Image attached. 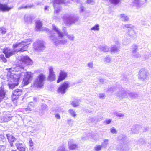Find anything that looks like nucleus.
I'll return each mask as SVG.
<instances>
[{"instance_id":"f257e3e1","label":"nucleus","mask_w":151,"mask_h":151,"mask_svg":"<svg viewBox=\"0 0 151 151\" xmlns=\"http://www.w3.org/2000/svg\"><path fill=\"white\" fill-rule=\"evenodd\" d=\"M32 41V40L30 38L25 39L21 43L14 44L13 47L14 49V51H11L9 48H6L3 50V52L5 54L6 57L8 58L15 52H22L26 51L28 47V45Z\"/></svg>"},{"instance_id":"f03ea898","label":"nucleus","mask_w":151,"mask_h":151,"mask_svg":"<svg viewBox=\"0 0 151 151\" xmlns=\"http://www.w3.org/2000/svg\"><path fill=\"white\" fill-rule=\"evenodd\" d=\"M22 74L20 71H13L12 73L9 72L8 73L7 77L8 81L12 83L8 84L10 89H13L15 86L18 85L19 80Z\"/></svg>"},{"instance_id":"7ed1b4c3","label":"nucleus","mask_w":151,"mask_h":151,"mask_svg":"<svg viewBox=\"0 0 151 151\" xmlns=\"http://www.w3.org/2000/svg\"><path fill=\"white\" fill-rule=\"evenodd\" d=\"M16 62L18 66L15 68L16 70L19 67L21 69H23L24 67L32 64V60L27 56H19L18 57Z\"/></svg>"},{"instance_id":"20e7f679","label":"nucleus","mask_w":151,"mask_h":151,"mask_svg":"<svg viewBox=\"0 0 151 151\" xmlns=\"http://www.w3.org/2000/svg\"><path fill=\"white\" fill-rule=\"evenodd\" d=\"M64 23L67 25L72 24L78 22L79 20L78 17L74 16L72 14H66L63 17Z\"/></svg>"},{"instance_id":"39448f33","label":"nucleus","mask_w":151,"mask_h":151,"mask_svg":"<svg viewBox=\"0 0 151 151\" xmlns=\"http://www.w3.org/2000/svg\"><path fill=\"white\" fill-rule=\"evenodd\" d=\"M45 79V77L44 74H40L36 78L33 82L34 86L38 88H40L43 86L44 81Z\"/></svg>"},{"instance_id":"423d86ee","label":"nucleus","mask_w":151,"mask_h":151,"mask_svg":"<svg viewBox=\"0 0 151 151\" xmlns=\"http://www.w3.org/2000/svg\"><path fill=\"white\" fill-rule=\"evenodd\" d=\"M70 87V84L68 81L64 82L58 87L57 92L62 94H65L68 89Z\"/></svg>"},{"instance_id":"0eeeda50","label":"nucleus","mask_w":151,"mask_h":151,"mask_svg":"<svg viewBox=\"0 0 151 151\" xmlns=\"http://www.w3.org/2000/svg\"><path fill=\"white\" fill-rule=\"evenodd\" d=\"M22 73L21 77L23 76H24V77L23 78L22 83L24 85H26L29 83L31 80L32 78V76L31 73L30 72H22L20 71Z\"/></svg>"},{"instance_id":"6e6552de","label":"nucleus","mask_w":151,"mask_h":151,"mask_svg":"<svg viewBox=\"0 0 151 151\" xmlns=\"http://www.w3.org/2000/svg\"><path fill=\"white\" fill-rule=\"evenodd\" d=\"M53 34H52L50 37V38L52 40V42L56 45L58 46L60 45H66L68 42V40L65 38L59 40L54 37Z\"/></svg>"},{"instance_id":"1a4fd4ad","label":"nucleus","mask_w":151,"mask_h":151,"mask_svg":"<svg viewBox=\"0 0 151 151\" xmlns=\"http://www.w3.org/2000/svg\"><path fill=\"white\" fill-rule=\"evenodd\" d=\"M148 72L145 69H142L140 70L139 73V78L142 81H145L148 78Z\"/></svg>"},{"instance_id":"9d476101","label":"nucleus","mask_w":151,"mask_h":151,"mask_svg":"<svg viewBox=\"0 0 151 151\" xmlns=\"http://www.w3.org/2000/svg\"><path fill=\"white\" fill-rule=\"evenodd\" d=\"M45 48L43 42L42 41L38 40L34 43V49L38 51H41Z\"/></svg>"},{"instance_id":"9b49d317","label":"nucleus","mask_w":151,"mask_h":151,"mask_svg":"<svg viewBox=\"0 0 151 151\" xmlns=\"http://www.w3.org/2000/svg\"><path fill=\"white\" fill-rule=\"evenodd\" d=\"M22 91L20 89H17L13 92L12 100L15 103V105H17V100L18 99L19 96L22 95Z\"/></svg>"},{"instance_id":"f8f14e48","label":"nucleus","mask_w":151,"mask_h":151,"mask_svg":"<svg viewBox=\"0 0 151 151\" xmlns=\"http://www.w3.org/2000/svg\"><path fill=\"white\" fill-rule=\"evenodd\" d=\"M68 149L70 150H77L78 148V145L75 143L74 140L73 139H70L68 143Z\"/></svg>"},{"instance_id":"ddd939ff","label":"nucleus","mask_w":151,"mask_h":151,"mask_svg":"<svg viewBox=\"0 0 151 151\" xmlns=\"http://www.w3.org/2000/svg\"><path fill=\"white\" fill-rule=\"evenodd\" d=\"M131 53L133 56L136 58L140 57V54L137 52L138 50V45L134 44L132 46Z\"/></svg>"},{"instance_id":"4468645a","label":"nucleus","mask_w":151,"mask_h":151,"mask_svg":"<svg viewBox=\"0 0 151 151\" xmlns=\"http://www.w3.org/2000/svg\"><path fill=\"white\" fill-rule=\"evenodd\" d=\"M49 75L48 79L51 81H53L56 79V75L54 71V68L52 66H50L48 68Z\"/></svg>"},{"instance_id":"2eb2a0df","label":"nucleus","mask_w":151,"mask_h":151,"mask_svg":"<svg viewBox=\"0 0 151 151\" xmlns=\"http://www.w3.org/2000/svg\"><path fill=\"white\" fill-rule=\"evenodd\" d=\"M147 0H133L132 4L133 6L136 7L137 9H139L142 7L144 4L145 2Z\"/></svg>"},{"instance_id":"dca6fc26","label":"nucleus","mask_w":151,"mask_h":151,"mask_svg":"<svg viewBox=\"0 0 151 151\" xmlns=\"http://www.w3.org/2000/svg\"><path fill=\"white\" fill-rule=\"evenodd\" d=\"M128 93V91H126L124 89L120 90L116 94V96L121 98L127 97Z\"/></svg>"},{"instance_id":"f3484780","label":"nucleus","mask_w":151,"mask_h":151,"mask_svg":"<svg viewBox=\"0 0 151 151\" xmlns=\"http://www.w3.org/2000/svg\"><path fill=\"white\" fill-rule=\"evenodd\" d=\"M67 76V73L63 71H61L59 73L57 82L59 83L62 81L65 80Z\"/></svg>"},{"instance_id":"a211bd4d","label":"nucleus","mask_w":151,"mask_h":151,"mask_svg":"<svg viewBox=\"0 0 151 151\" xmlns=\"http://www.w3.org/2000/svg\"><path fill=\"white\" fill-rule=\"evenodd\" d=\"M42 22L40 20L37 21L36 22V28L35 29L36 31H43L44 30L47 31L48 30V29L45 28V29H42Z\"/></svg>"},{"instance_id":"6ab92c4d","label":"nucleus","mask_w":151,"mask_h":151,"mask_svg":"<svg viewBox=\"0 0 151 151\" xmlns=\"http://www.w3.org/2000/svg\"><path fill=\"white\" fill-rule=\"evenodd\" d=\"M52 29L53 31L57 32L58 36L61 38H63L64 36L63 32H61L59 29L55 25H52Z\"/></svg>"},{"instance_id":"aec40b11","label":"nucleus","mask_w":151,"mask_h":151,"mask_svg":"<svg viewBox=\"0 0 151 151\" xmlns=\"http://www.w3.org/2000/svg\"><path fill=\"white\" fill-rule=\"evenodd\" d=\"M13 8L9 7L6 4H3L0 3V11L3 12L8 11Z\"/></svg>"},{"instance_id":"412c9836","label":"nucleus","mask_w":151,"mask_h":151,"mask_svg":"<svg viewBox=\"0 0 151 151\" xmlns=\"http://www.w3.org/2000/svg\"><path fill=\"white\" fill-rule=\"evenodd\" d=\"M65 29L66 28L65 27H64L63 29V30L64 31V32H63V34L64 35V36L65 35L67 36V37L69 40H70L72 41H73L75 38L74 35L73 34H68V32H66L65 31Z\"/></svg>"},{"instance_id":"4be33fe9","label":"nucleus","mask_w":151,"mask_h":151,"mask_svg":"<svg viewBox=\"0 0 151 151\" xmlns=\"http://www.w3.org/2000/svg\"><path fill=\"white\" fill-rule=\"evenodd\" d=\"M6 92L3 86L0 88V102H1L5 96Z\"/></svg>"},{"instance_id":"5701e85b","label":"nucleus","mask_w":151,"mask_h":151,"mask_svg":"<svg viewBox=\"0 0 151 151\" xmlns=\"http://www.w3.org/2000/svg\"><path fill=\"white\" fill-rule=\"evenodd\" d=\"M6 136L8 139V140L10 143V146H12V143L16 140V139L14 137L10 134H6Z\"/></svg>"},{"instance_id":"b1692460","label":"nucleus","mask_w":151,"mask_h":151,"mask_svg":"<svg viewBox=\"0 0 151 151\" xmlns=\"http://www.w3.org/2000/svg\"><path fill=\"white\" fill-rule=\"evenodd\" d=\"M98 48L100 51L104 52H107L109 50L108 47L105 45H101L98 47Z\"/></svg>"},{"instance_id":"393cba45","label":"nucleus","mask_w":151,"mask_h":151,"mask_svg":"<svg viewBox=\"0 0 151 151\" xmlns=\"http://www.w3.org/2000/svg\"><path fill=\"white\" fill-rule=\"evenodd\" d=\"M120 146V151H128L129 150V147L127 144H122Z\"/></svg>"},{"instance_id":"a878e982","label":"nucleus","mask_w":151,"mask_h":151,"mask_svg":"<svg viewBox=\"0 0 151 151\" xmlns=\"http://www.w3.org/2000/svg\"><path fill=\"white\" fill-rule=\"evenodd\" d=\"M109 140L108 139H104L101 143V145L103 148H106L109 143Z\"/></svg>"},{"instance_id":"bb28decb","label":"nucleus","mask_w":151,"mask_h":151,"mask_svg":"<svg viewBox=\"0 0 151 151\" xmlns=\"http://www.w3.org/2000/svg\"><path fill=\"white\" fill-rule=\"evenodd\" d=\"M6 140L4 136L2 135H0V145H6Z\"/></svg>"},{"instance_id":"cd10ccee","label":"nucleus","mask_w":151,"mask_h":151,"mask_svg":"<svg viewBox=\"0 0 151 151\" xmlns=\"http://www.w3.org/2000/svg\"><path fill=\"white\" fill-rule=\"evenodd\" d=\"M33 19L30 15H25L24 17V20L25 22L31 23L32 20Z\"/></svg>"},{"instance_id":"c85d7f7f","label":"nucleus","mask_w":151,"mask_h":151,"mask_svg":"<svg viewBox=\"0 0 151 151\" xmlns=\"http://www.w3.org/2000/svg\"><path fill=\"white\" fill-rule=\"evenodd\" d=\"M56 151H68V150L66 148V145H62L58 147Z\"/></svg>"},{"instance_id":"c756f323","label":"nucleus","mask_w":151,"mask_h":151,"mask_svg":"<svg viewBox=\"0 0 151 151\" xmlns=\"http://www.w3.org/2000/svg\"><path fill=\"white\" fill-rule=\"evenodd\" d=\"M110 50L112 53H116L119 51L118 47L116 45L112 46Z\"/></svg>"},{"instance_id":"7c9ffc66","label":"nucleus","mask_w":151,"mask_h":151,"mask_svg":"<svg viewBox=\"0 0 151 151\" xmlns=\"http://www.w3.org/2000/svg\"><path fill=\"white\" fill-rule=\"evenodd\" d=\"M128 34L131 37H135L136 36L137 33L134 30L130 29L128 31Z\"/></svg>"},{"instance_id":"2f4dec72","label":"nucleus","mask_w":151,"mask_h":151,"mask_svg":"<svg viewBox=\"0 0 151 151\" xmlns=\"http://www.w3.org/2000/svg\"><path fill=\"white\" fill-rule=\"evenodd\" d=\"M92 134L91 133H87L86 136L82 137V139L83 140H86L90 138H91Z\"/></svg>"},{"instance_id":"473e14b6","label":"nucleus","mask_w":151,"mask_h":151,"mask_svg":"<svg viewBox=\"0 0 151 151\" xmlns=\"http://www.w3.org/2000/svg\"><path fill=\"white\" fill-rule=\"evenodd\" d=\"M120 18L121 19L124 21H128L129 18L128 17L124 14H121L119 16Z\"/></svg>"},{"instance_id":"72a5a7b5","label":"nucleus","mask_w":151,"mask_h":151,"mask_svg":"<svg viewBox=\"0 0 151 151\" xmlns=\"http://www.w3.org/2000/svg\"><path fill=\"white\" fill-rule=\"evenodd\" d=\"M69 113L70 115L73 117H75L76 116L75 111L73 109H70L69 110Z\"/></svg>"},{"instance_id":"f704fd0d","label":"nucleus","mask_w":151,"mask_h":151,"mask_svg":"<svg viewBox=\"0 0 151 151\" xmlns=\"http://www.w3.org/2000/svg\"><path fill=\"white\" fill-rule=\"evenodd\" d=\"M128 95L131 98L134 99L137 97L138 96V95L135 93H129V92L128 91Z\"/></svg>"},{"instance_id":"c9c22d12","label":"nucleus","mask_w":151,"mask_h":151,"mask_svg":"<svg viewBox=\"0 0 151 151\" xmlns=\"http://www.w3.org/2000/svg\"><path fill=\"white\" fill-rule=\"evenodd\" d=\"M142 127L140 126H137L135 128L133 129L132 131L133 134H136L139 132V131L141 129Z\"/></svg>"},{"instance_id":"e433bc0d","label":"nucleus","mask_w":151,"mask_h":151,"mask_svg":"<svg viewBox=\"0 0 151 151\" xmlns=\"http://www.w3.org/2000/svg\"><path fill=\"white\" fill-rule=\"evenodd\" d=\"M91 138L95 141L99 140V135L96 134H94L92 135Z\"/></svg>"},{"instance_id":"4c0bfd02","label":"nucleus","mask_w":151,"mask_h":151,"mask_svg":"<svg viewBox=\"0 0 151 151\" xmlns=\"http://www.w3.org/2000/svg\"><path fill=\"white\" fill-rule=\"evenodd\" d=\"M102 148L101 145H96L94 147V150L95 151H100Z\"/></svg>"},{"instance_id":"58836bf2","label":"nucleus","mask_w":151,"mask_h":151,"mask_svg":"<svg viewBox=\"0 0 151 151\" xmlns=\"http://www.w3.org/2000/svg\"><path fill=\"white\" fill-rule=\"evenodd\" d=\"M33 6L32 4L30 5H27L26 6H22L18 8V10H21L22 9H26L27 8H31Z\"/></svg>"},{"instance_id":"ea45409f","label":"nucleus","mask_w":151,"mask_h":151,"mask_svg":"<svg viewBox=\"0 0 151 151\" xmlns=\"http://www.w3.org/2000/svg\"><path fill=\"white\" fill-rule=\"evenodd\" d=\"M11 118L10 115L8 114H6L4 118L3 121L4 122H7L8 121L10 120Z\"/></svg>"},{"instance_id":"a19ab883","label":"nucleus","mask_w":151,"mask_h":151,"mask_svg":"<svg viewBox=\"0 0 151 151\" xmlns=\"http://www.w3.org/2000/svg\"><path fill=\"white\" fill-rule=\"evenodd\" d=\"M99 29V25L98 24L95 25L91 29V30H94V31H98Z\"/></svg>"},{"instance_id":"79ce46f5","label":"nucleus","mask_w":151,"mask_h":151,"mask_svg":"<svg viewBox=\"0 0 151 151\" xmlns=\"http://www.w3.org/2000/svg\"><path fill=\"white\" fill-rule=\"evenodd\" d=\"M16 146L17 149L18 150L20 149L21 148H22L25 146L22 143H18L16 144Z\"/></svg>"},{"instance_id":"37998d69","label":"nucleus","mask_w":151,"mask_h":151,"mask_svg":"<svg viewBox=\"0 0 151 151\" xmlns=\"http://www.w3.org/2000/svg\"><path fill=\"white\" fill-rule=\"evenodd\" d=\"M116 88L112 87L109 88L107 91V92L108 93H112L116 90Z\"/></svg>"},{"instance_id":"c03bdc74","label":"nucleus","mask_w":151,"mask_h":151,"mask_svg":"<svg viewBox=\"0 0 151 151\" xmlns=\"http://www.w3.org/2000/svg\"><path fill=\"white\" fill-rule=\"evenodd\" d=\"M71 103L73 106L74 107H77L79 105V102L76 101H73Z\"/></svg>"},{"instance_id":"a18cd8bd","label":"nucleus","mask_w":151,"mask_h":151,"mask_svg":"<svg viewBox=\"0 0 151 151\" xmlns=\"http://www.w3.org/2000/svg\"><path fill=\"white\" fill-rule=\"evenodd\" d=\"M104 61L106 63H109L111 61V59L110 57L108 56L105 58L104 59Z\"/></svg>"},{"instance_id":"49530a36","label":"nucleus","mask_w":151,"mask_h":151,"mask_svg":"<svg viewBox=\"0 0 151 151\" xmlns=\"http://www.w3.org/2000/svg\"><path fill=\"white\" fill-rule=\"evenodd\" d=\"M102 118L101 116H100L99 118H95L93 117H91L90 118V121L92 122H94L97 119V120H100Z\"/></svg>"},{"instance_id":"de8ad7c7","label":"nucleus","mask_w":151,"mask_h":151,"mask_svg":"<svg viewBox=\"0 0 151 151\" xmlns=\"http://www.w3.org/2000/svg\"><path fill=\"white\" fill-rule=\"evenodd\" d=\"M145 143V141L142 139H139L138 142L137 144L139 145H142Z\"/></svg>"},{"instance_id":"09e8293b","label":"nucleus","mask_w":151,"mask_h":151,"mask_svg":"<svg viewBox=\"0 0 151 151\" xmlns=\"http://www.w3.org/2000/svg\"><path fill=\"white\" fill-rule=\"evenodd\" d=\"M33 107L32 105L29 106V105L27 107V108L24 109L26 111H30L32 110V108Z\"/></svg>"},{"instance_id":"8fccbe9b","label":"nucleus","mask_w":151,"mask_h":151,"mask_svg":"<svg viewBox=\"0 0 151 151\" xmlns=\"http://www.w3.org/2000/svg\"><path fill=\"white\" fill-rule=\"evenodd\" d=\"M134 26L131 25V24H126L124 25L123 26V27L124 28H133L134 27Z\"/></svg>"},{"instance_id":"3c124183","label":"nucleus","mask_w":151,"mask_h":151,"mask_svg":"<svg viewBox=\"0 0 151 151\" xmlns=\"http://www.w3.org/2000/svg\"><path fill=\"white\" fill-rule=\"evenodd\" d=\"M41 109L43 111H47L48 109L47 105L45 104L41 105Z\"/></svg>"},{"instance_id":"603ef678","label":"nucleus","mask_w":151,"mask_h":151,"mask_svg":"<svg viewBox=\"0 0 151 151\" xmlns=\"http://www.w3.org/2000/svg\"><path fill=\"white\" fill-rule=\"evenodd\" d=\"M115 114L116 116L119 117H123L124 116V115L121 113L116 112Z\"/></svg>"},{"instance_id":"864d4df0","label":"nucleus","mask_w":151,"mask_h":151,"mask_svg":"<svg viewBox=\"0 0 151 151\" xmlns=\"http://www.w3.org/2000/svg\"><path fill=\"white\" fill-rule=\"evenodd\" d=\"M0 60H2V61L4 63H5L7 61V60L5 58L3 55H0Z\"/></svg>"},{"instance_id":"5fc2aeb1","label":"nucleus","mask_w":151,"mask_h":151,"mask_svg":"<svg viewBox=\"0 0 151 151\" xmlns=\"http://www.w3.org/2000/svg\"><path fill=\"white\" fill-rule=\"evenodd\" d=\"M113 148L112 150H118L120 151V146L118 145L116 146L114 145L112 147Z\"/></svg>"},{"instance_id":"6e6d98bb","label":"nucleus","mask_w":151,"mask_h":151,"mask_svg":"<svg viewBox=\"0 0 151 151\" xmlns=\"http://www.w3.org/2000/svg\"><path fill=\"white\" fill-rule=\"evenodd\" d=\"M87 67L89 68L92 69L93 67V63L91 62H90L87 64Z\"/></svg>"},{"instance_id":"4d7b16f0","label":"nucleus","mask_w":151,"mask_h":151,"mask_svg":"<svg viewBox=\"0 0 151 151\" xmlns=\"http://www.w3.org/2000/svg\"><path fill=\"white\" fill-rule=\"evenodd\" d=\"M111 132L113 134H116L117 131L114 127H112L110 129Z\"/></svg>"},{"instance_id":"13d9d810","label":"nucleus","mask_w":151,"mask_h":151,"mask_svg":"<svg viewBox=\"0 0 151 151\" xmlns=\"http://www.w3.org/2000/svg\"><path fill=\"white\" fill-rule=\"evenodd\" d=\"M111 119H109L108 120H106L104 122V123L105 124H110L111 122Z\"/></svg>"},{"instance_id":"bf43d9fd","label":"nucleus","mask_w":151,"mask_h":151,"mask_svg":"<svg viewBox=\"0 0 151 151\" xmlns=\"http://www.w3.org/2000/svg\"><path fill=\"white\" fill-rule=\"evenodd\" d=\"M105 95L104 93H100L99 95V97L101 99H104L105 97Z\"/></svg>"},{"instance_id":"052dcab7","label":"nucleus","mask_w":151,"mask_h":151,"mask_svg":"<svg viewBox=\"0 0 151 151\" xmlns=\"http://www.w3.org/2000/svg\"><path fill=\"white\" fill-rule=\"evenodd\" d=\"M63 109L61 108L57 107L55 110V112H63Z\"/></svg>"},{"instance_id":"680f3d73","label":"nucleus","mask_w":151,"mask_h":151,"mask_svg":"<svg viewBox=\"0 0 151 151\" xmlns=\"http://www.w3.org/2000/svg\"><path fill=\"white\" fill-rule=\"evenodd\" d=\"M86 2L87 3L93 4L94 3V1L93 0H87Z\"/></svg>"},{"instance_id":"e2e57ef3","label":"nucleus","mask_w":151,"mask_h":151,"mask_svg":"<svg viewBox=\"0 0 151 151\" xmlns=\"http://www.w3.org/2000/svg\"><path fill=\"white\" fill-rule=\"evenodd\" d=\"M151 57V52H150L148 55H145V57L146 59H147L150 57Z\"/></svg>"},{"instance_id":"0e129e2a","label":"nucleus","mask_w":151,"mask_h":151,"mask_svg":"<svg viewBox=\"0 0 151 151\" xmlns=\"http://www.w3.org/2000/svg\"><path fill=\"white\" fill-rule=\"evenodd\" d=\"M5 148V145H0V151H3Z\"/></svg>"},{"instance_id":"69168bd1","label":"nucleus","mask_w":151,"mask_h":151,"mask_svg":"<svg viewBox=\"0 0 151 151\" xmlns=\"http://www.w3.org/2000/svg\"><path fill=\"white\" fill-rule=\"evenodd\" d=\"M1 32L3 34H5L6 32V29L4 28H1Z\"/></svg>"},{"instance_id":"338daca9","label":"nucleus","mask_w":151,"mask_h":151,"mask_svg":"<svg viewBox=\"0 0 151 151\" xmlns=\"http://www.w3.org/2000/svg\"><path fill=\"white\" fill-rule=\"evenodd\" d=\"M49 6H45L44 10L46 13H47V12L49 11Z\"/></svg>"},{"instance_id":"774afa93","label":"nucleus","mask_w":151,"mask_h":151,"mask_svg":"<svg viewBox=\"0 0 151 151\" xmlns=\"http://www.w3.org/2000/svg\"><path fill=\"white\" fill-rule=\"evenodd\" d=\"M29 146H33L34 143L33 141L31 140H30L29 142Z\"/></svg>"}]
</instances>
